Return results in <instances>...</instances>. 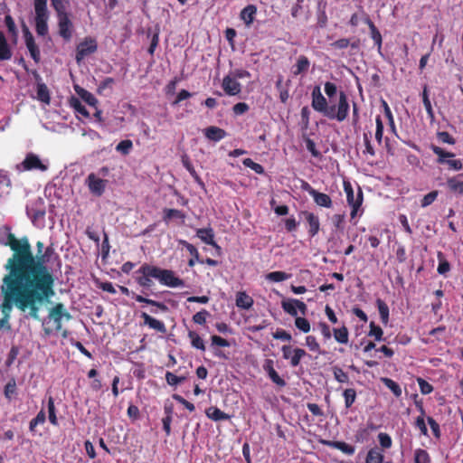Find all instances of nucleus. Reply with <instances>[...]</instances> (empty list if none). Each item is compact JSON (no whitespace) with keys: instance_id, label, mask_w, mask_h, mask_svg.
Wrapping results in <instances>:
<instances>
[{"instance_id":"nucleus-1","label":"nucleus","mask_w":463,"mask_h":463,"mask_svg":"<svg viewBox=\"0 0 463 463\" xmlns=\"http://www.w3.org/2000/svg\"><path fill=\"white\" fill-rule=\"evenodd\" d=\"M55 279H3L0 329L11 330L9 319L14 307L26 318L40 320V312L54 296Z\"/></svg>"},{"instance_id":"nucleus-2","label":"nucleus","mask_w":463,"mask_h":463,"mask_svg":"<svg viewBox=\"0 0 463 463\" xmlns=\"http://www.w3.org/2000/svg\"><path fill=\"white\" fill-rule=\"evenodd\" d=\"M0 244L8 246L13 251L6 260L7 271L3 279H55L51 269L46 265L52 253V247L46 248L45 256L35 258L29 239L24 236L17 239L8 226L0 228Z\"/></svg>"},{"instance_id":"nucleus-3","label":"nucleus","mask_w":463,"mask_h":463,"mask_svg":"<svg viewBox=\"0 0 463 463\" xmlns=\"http://www.w3.org/2000/svg\"><path fill=\"white\" fill-rule=\"evenodd\" d=\"M135 280L142 288H150L153 285V279L164 286L169 288L184 287V281L175 276L171 269L144 263L135 271Z\"/></svg>"},{"instance_id":"nucleus-4","label":"nucleus","mask_w":463,"mask_h":463,"mask_svg":"<svg viewBox=\"0 0 463 463\" xmlns=\"http://www.w3.org/2000/svg\"><path fill=\"white\" fill-rule=\"evenodd\" d=\"M33 6L34 11V27L38 36H46L49 33L48 21L50 12L48 10L47 0H33Z\"/></svg>"},{"instance_id":"nucleus-5","label":"nucleus","mask_w":463,"mask_h":463,"mask_svg":"<svg viewBox=\"0 0 463 463\" xmlns=\"http://www.w3.org/2000/svg\"><path fill=\"white\" fill-rule=\"evenodd\" d=\"M350 105L348 97L345 91L341 90L338 95V101L335 105H330L326 118L331 120H337L343 122L348 117Z\"/></svg>"},{"instance_id":"nucleus-6","label":"nucleus","mask_w":463,"mask_h":463,"mask_svg":"<svg viewBox=\"0 0 463 463\" xmlns=\"http://www.w3.org/2000/svg\"><path fill=\"white\" fill-rule=\"evenodd\" d=\"M16 170L19 172L25 171H41L44 172L48 169V164H45L38 155L34 153L26 154L24 159L16 165Z\"/></svg>"},{"instance_id":"nucleus-7","label":"nucleus","mask_w":463,"mask_h":463,"mask_svg":"<svg viewBox=\"0 0 463 463\" xmlns=\"http://www.w3.org/2000/svg\"><path fill=\"white\" fill-rule=\"evenodd\" d=\"M48 318L53 321L55 325V330L61 331L62 329V319L69 321L72 318V317L62 303H56L49 310Z\"/></svg>"},{"instance_id":"nucleus-8","label":"nucleus","mask_w":463,"mask_h":463,"mask_svg":"<svg viewBox=\"0 0 463 463\" xmlns=\"http://www.w3.org/2000/svg\"><path fill=\"white\" fill-rule=\"evenodd\" d=\"M344 189L346 194L347 203L352 207L351 218H354L363 203V192L359 188L357 194L354 195L353 187L350 183H344Z\"/></svg>"},{"instance_id":"nucleus-9","label":"nucleus","mask_w":463,"mask_h":463,"mask_svg":"<svg viewBox=\"0 0 463 463\" xmlns=\"http://www.w3.org/2000/svg\"><path fill=\"white\" fill-rule=\"evenodd\" d=\"M431 150L433 153L438 156L437 162L440 165L446 164L449 165L450 169L453 170H461L463 168L462 162L459 159H447L453 157L455 155L451 152H447L443 148L438 146H431Z\"/></svg>"},{"instance_id":"nucleus-10","label":"nucleus","mask_w":463,"mask_h":463,"mask_svg":"<svg viewBox=\"0 0 463 463\" xmlns=\"http://www.w3.org/2000/svg\"><path fill=\"white\" fill-rule=\"evenodd\" d=\"M97 41L90 36L85 37L84 40L80 42L76 48L75 59L77 63L80 64L85 59V57L97 52Z\"/></svg>"},{"instance_id":"nucleus-11","label":"nucleus","mask_w":463,"mask_h":463,"mask_svg":"<svg viewBox=\"0 0 463 463\" xmlns=\"http://www.w3.org/2000/svg\"><path fill=\"white\" fill-rule=\"evenodd\" d=\"M109 181L98 176L95 173H90L85 180L90 193L95 196L100 197L106 190Z\"/></svg>"},{"instance_id":"nucleus-12","label":"nucleus","mask_w":463,"mask_h":463,"mask_svg":"<svg viewBox=\"0 0 463 463\" xmlns=\"http://www.w3.org/2000/svg\"><path fill=\"white\" fill-rule=\"evenodd\" d=\"M312 101L311 106L314 110L321 113L324 117L326 118V114L328 112L329 106L328 101L323 96L320 87L315 86L311 92Z\"/></svg>"},{"instance_id":"nucleus-13","label":"nucleus","mask_w":463,"mask_h":463,"mask_svg":"<svg viewBox=\"0 0 463 463\" xmlns=\"http://www.w3.org/2000/svg\"><path fill=\"white\" fill-rule=\"evenodd\" d=\"M59 35L66 42L71 41L74 30L73 24L70 18V14L57 16Z\"/></svg>"},{"instance_id":"nucleus-14","label":"nucleus","mask_w":463,"mask_h":463,"mask_svg":"<svg viewBox=\"0 0 463 463\" xmlns=\"http://www.w3.org/2000/svg\"><path fill=\"white\" fill-rule=\"evenodd\" d=\"M25 45L30 52L32 59L35 62H39L41 59V52L39 47L35 43L34 37L28 26L24 23L22 26Z\"/></svg>"},{"instance_id":"nucleus-15","label":"nucleus","mask_w":463,"mask_h":463,"mask_svg":"<svg viewBox=\"0 0 463 463\" xmlns=\"http://www.w3.org/2000/svg\"><path fill=\"white\" fill-rule=\"evenodd\" d=\"M120 291H121L122 294L127 295V296H129L131 294L132 298L137 302L145 303V304L156 307H157L162 312H167L168 311L167 306L165 304H164L163 302H158V301H156V300L145 298V297H143L141 295H137V294H136L134 292H130L128 288L123 287V286L120 287Z\"/></svg>"},{"instance_id":"nucleus-16","label":"nucleus","mask_w":463,"mask_h":463,"mask_svg":"<svg viewBox=\"0 0 463 463\" xmlns=\"http://www.w3.org/2000/svg\"><path fill=\"white\" fill-rule=\"evenodd\" d=\"M263 370L266 372L270 381L279 387H285L286 381L279 375L274 368V361L272 359H266L262 365Z\"/></svg>"},{"instance_id":"nucleus-17","label":"nucleus","mask_w":463,"mask_h":463,"mask_svg":"<svg viewBox=\"0 0 463 463\" xmlns=\"http://www.w3.org/2000/svg\"><path fill=\"white\" fill-rule=\"evenodd\" d=\"M301 216H304L307 225H308V234L311 238L315 237L319 230H320V222L317 215L314 213L308 211H302L300 213Z\"/></svg>"},{"instance_id":"nucleus-18","label":"nucleus","mask_w":463,"mask_h":463,"mask_svg":"<svg viewBox=\"0 0 463 463\" xmlns=\"http://www.w3.org/2000/svg\"><path fill=\"white\" fill-rule=\"evenodd\" d=\"M28 216L32 219L33 222L37 220L43 219L45 215V208L43 201L39 199L26 207Z\"/></svg>"},{"instance_id":"nucleus-19","label":"nucleus","mask_w":463,"mask_h":463,"mask_svg":"<svg viewBox=\"0 0 463 463\" xmlns=\"http://www.w3.org/2000/svg\"><path fill=\"white\" fill-rule=\"evenodd\" d=\"M222 87L224 92L229 96H236L241 91V85L231 76H225L222 80Z\"/></svg>"},{"instance_id":"nucleus-20","label":"nucleus","mask_w":463,"mask_h":463,"mask_svg":"<svg viewBox=\"0 0 463 463\" xmlns=\"http://www.w3.org/2000/svg\"><path fill=\"white\" fill-rule=\"evenodd\" d=\"M196 236L204 243L213 246L217 250H221V247L214 241V232L212 228H202L196 231Z\"/></svg>"},{"instance_id":"nucleus-21","label":"nucleus","mask_w":463,"mask_h":463,"mask_svg":"<svg viewBox=\"0 0 463 463\" xmlns=\"http://www.w3.org/2000/svg\"><path fill=\"white\" fill-rule=\"evenodd\" d=\"M141 317L144 320V324L148 326L150 328L162 334L166 333V327L164 322L152 317L145 312L141 314Z\"/></svg>"},{"instance_id":"nucleus-22","label":"nucleus","mask_w":463,"mask_h":463,"mask_svg":"<svg viewBox=\"0 0 463 463\" xmlns=\"http://www.w3.org/2000/svg\"><path fill=\"white\" fill-rule=\"evenodd\" d=\"M365 463H392V461H384L383 450L378 447L372 448L368 450Z\"/></svg>"},{"instance_id":"nucleus-23","label":"nucleus","mask_w":463,"mask_h":463,"mask_svg":"<svg viewBox=\"0 0 463 463\" xmlns=\"http://www.w3.org/2000/svg\"><path fill=\"white\" fill-rule=\"evenodd\" d=\"M186 215L185 213L177 209H170V208H165L163 210V221L168 224L172 219H177L180 220L181 223H184L185 221Z\"/></svg>"},{"instance_id":"nucleus-24","label":"nucleus","mask_w":463,"mask_h":463,"mask_svg":"<svg viewBox=\"0 0 463 463\" xmlns=\"http://www.w3.org/2000/svg\"><path fill=\"white\" fill-rule=\"evenodd\" d=\"M12 189V182L7 172L0 169V199L7 196Z\"/></svg>"},{"instance_id":"nucleus-25","label":"nucleus","mask_w":463,"mask_h":463,"mask_svg":"<svg viewBox=\"0 0 463 463\" xmlns=\"http://www.w3.org/2000/svg\"><path fill=\"white\" fill-rule=\"evenodd\" d=\"M204 136L209 140L218 142V141L223 139L227 136V133L222 128H220L214 127V126H211L204 129Z\"/></svg>"},{"instance_id":"nucleus-26","label":"nucleus","mask_w":463,"mask_h":463,"mask_svg":"<svg viewBox=\"0 0 463 463\" xmlns=\"http://www.w3.org/2000/svg\"><path fill=\"white\" fill-rule=\"evenodd\" d=\"M463 174L450 177L447 180V186L450 192L463 195Z\"/></svg>"},{"instance_id":"nucleus-27","label":"nucleus","mask_w":463,"mask_h":463,"mask_svg":"<svg viewBox=\"0 0 463 463\" xmlns=\"http://www.w3.org/2000/svg\"><path fill=\"white\" fill-rule=\"evenodd\" d=\"M206 416L214 421L227 420L231 416L224 411H221L216 406H211L205 410Z\"/></svg>"},{"instance_id":"nucleus-28","label":"nucleus","mask_w":463,"mask_h":463,"mask_svg":"<svg viewBox=\"0 0 463 463\" xmlns=\"http://www.w3.org/2000/svg\"><path fill=\"white\" fill-rule=\"evenodd\" d=\"M256 14L257 7L254 5H249L241 11L240 18L249 26L253 23Z\"/></svg>"},{"instance_id":"nucleus-29","label":"nucleus","mask_w":463,"mask_h":463,"mask_svg":"<svg viewBox=\"0 0 463 463\" xmlns=\"http://www.w3.org/2000/svg\"><path fill=\"white\" fill-rule=\"evenodd\" d=\"M310 66V61L308 58L305 55H300L296 64L292 67V73L295 76H298L302 73H306Z\"/></svg>"},{"instance_id":"nucleus-30","label":"nucleus","mask_w":463,"mask_h":463,"mask_svg":"<svg viewBox=\"0 0 463 463\" xmlns=\"http://www.w3.org/2000/svg\"><path fill=\"white\" fill-rule=\"evenodd\" d=\"M236 306L242 309H250L253 306V298L244 291H240L236 295Z\"/></svg>"},{"instance_id":"nucleus-31","label":"nucleus","mask_w":463,"mask_h":463,"mask_svg":"<svg viewBox=\"0 0 463 463\" xmlns=\"http://www.w3.org/2000/svg\"><path fill=\"white\" fill-rule=\"evenodd\" d=\"M12 51L2 31H0V61H7L12 58Z\"/></svg>"},{"instance_id":"nucleus-32","label":"nucleus","mask_w":463,"mask_h":463,"mask_svg":"<svg viewBox=\"0 0 463 463\" xmlns=\"http://www.w3.org/2000/svg\"><path fill=\"white\" fill-rule=\"evenodd\" d=\"M312 197L315 203L320 207L331 208L333 205L331 197L326 194L317 191Z\"/></svg>"},{"instance_id":"nucleus-33","label":"nucleus","mask_w":463,"mask_h":463,"mask_svg":"<svg viewBox=\"0 0 463 463\" xmlns=\"http://www.w3.org/2000/svg\"><path fill=\"white\" fill-rule=\"evenodd\" d=\"M74 90L76 91V93L87 103L89 104L90 106H92V107H96V105L98 104V99L94 97V95L92 93H90V91H88L87 90L80 87V86H75L74 87Z\"/></svg>"},{"instance_id":"nucleus-34","label":"nucleus","mask_w":463,"mask_h":463,"mask_svg":"<svg viewBox=\"0 0 463 463\" xmlns=\"http://www.w3.org/2000/svg\"><path fill=\"white\" fill-rule=\"evenodd\" d=\"M421 98H422V102H423L424 108L428 114V118H430V122H433L435 120V115H434V111H433V108H432L430 99L429 98L428 87L426 85L423 87Z\"/></svg>"},{"instance_id":"nucleus-35","label":"nucleus","mask_w":463,"mask_h":463,"mask_svg":"<svg viewBox=\"0 0 463 463\" xmlns=\"http://www.w3.org/2000/svg\"><path fill=\"white\" fill-rule=\"evenodd\" d=\"M333 335L335 341L339 344L346 345L349 341V332L345 325L339 328H333Z\"/></svg>"},{"instance_id":"nucleus-36","label":"nucleus","mask_w":463,"mask_h":463,"mask_svg":"<svg viewBox=\"0 0 463 463\" xmlns=\"http://www.w3.org/2000/svg\"><path fill=\"white\" fill-rule=\"evenodd\" d=\"M326 444L334 449H339L346 455H353L355 451V448L345 441H328Z\"/></svg>"},{"instance_id":"nucleus-37","label":"nucleus","mask_w":463,"mask_h":463,"mask_svg":"<svg viewBox=\"0 0 463 463\" xmlns=\"http://www.w3.org/2000/svg\"><path fill=\"white\" fill-rule=\"evenodd\" d=\"M69 0H51V5L56 13V16L68 14Z\"/></svg>"},{"instance_id":"nucleus-38","label":"nucleus","mask_w":463,"mask_h":463,"mask_svg":"<svg viewBox=\"0 0 463 463\" xmlns=\"http://www.w3.org/2000/svg\"><path fill=\"white\" fill-rule=\"evenodd\" d=\"M188 337L191 341V345L200 351H205V345L202 337L194 331L188 332Z\"/></svg>"},{"instance_id":"nucleus-39","label":"nucleus","mask_w":463,"mask_h":463,"mask_svg":"<svg viewBox=\"0 0 463 463\" xmlns=\"http://www.w3.org/2000/svg\"><path fill=\"white\" fill-rule=\"evenodd\" d=\"M37 98L40 101L50 104L51 97L47 86L44 83H39L37 85Z\"/></svg>"},{"instance_id":"nucleus-40","label":"nucleus","mask_w":463,"mask_h":463,"mask_svg":"<svg viewBox=\"0 0 463 463\" xmlns=\"http://www.w3.org/2000/svg\"><path fill=\"white\" fill-rule=\"evenodd\" d=\"M376 305L383 324L387 325L389 321V307L383 300L380 298L376 300Z\"/></svg>"},{"instance_id":"nucleus-41","label":"nucleus","mask_w":463,"mask_h":463,"mask_svg":"<svg viewBox=\"0 0 463 463\" xmlns=\"http://www.w3.org/2000/svg\"><path fill=\"white\" fill-rule=\"evenodd\" d=\"M382 382L388 389L392 391L395 397L399 398L402 396V388L396 382L387 377L382 378Z\"/></svg>"},{"instance_id":"nucleus-42","label":"nucleus","mask_w":463,"mask_h":463,"mask_svg":"<svg viewBox=\"0 0 463 463\" xmlns=\"http://www.w3.org/2000/svg\"><path fill=\"white\" fill-rule=\"evenodd\" d=\"M294 300H296V298L283 300L281 302V307L284 310V312L290 315L291 317H298V309L297 305H295V303L293 302Z\"/></svg>"},{"instance_id":"nucleus-43","label":"nucleus","mask_w":463,"mask_h":463,"mask_svg":"<svg viewBox=\"0 0 463 463\" xmlns=\"http://www.w3.org/2000/svg\"><path fill=\"white\" fill-rule=\"evenodd\" d=\"M363 140L364 145V155H369L370 156H375L376 153L371 142V132H364L363 134Z\"/></svg>"},{"instance_id":"nucleus-44","label":"nucleus","mask_w":463,"mask_h":463,"mask_svg":"<svg viewBox=\"0 0 463 463\" xmlns=\"http://www.w3.org/2000/svg\"><path fill=\"white\" fill-rule=\"evenodd\" d=\"M345 406L349 409L356 400V391L354 388L345 389L343 392Z\"/></svg>"},{"instance_id":"nucleus-45","label":"nucleus","mask_w":463,"mask_h":463,"mask_svg":"<svg viewBox=\"0 0 463 463\" xmlns=\"http://www.w3.org/2000/svg\"><path fill=\"white\" fill-rule=\"evenodd\" d=\"M70 104L75 109L76 112L80 113L85 118H89V111L79 99L71 97L70 99Z\"/></svg>"},{"instance_id":"nucleus-46","label":"nucleus","mask_w":463,"mask_h":463,"mask_svg":"<svg viewBox=\"0 0 463 463\" xmlns=\"http://www.w3.org/2000/svg\"><path fill=\"white\" fill-rule=\"evenodd\" d=\"M290 277L291 274L286 273L284 271H272L266 275V279L272 282H281L289 279Z\"/></svg>"},{"instance_id":"nucleus-47","label":"nucleus","mask_w":463,"mask_h":463,"mask_svg":"<svg viewBox=\"0 0 463 463\" xmlns=\"http://www.w3.org/2000/svg\"><path fill=\"white\" fill-rule=\"evenodd\" d=\"M307 354V352L299 347H296L293 350V354L291 356L290 360V365L292 367H297L299 365L301 359L306 356Z\"/></svg>"},{"instance_id":"nucleus-48","label":"nucleus","mask_w":463,"mask_h":463,"mask_svg":"<svg viewBox=\"0 0 463 463\" xmlns=\"http://www.w3.org/2000/svg\"><path fill=\"white\" fill-rule=\"evenodd\" d=\"M5 24L8 30L9 33L14 37V42H16V39L18 36V31L16 28L15 23L10 14L5 15Z\"/></svg>"},{"instance_id":"nucleus-49","label":"nucleus","mask_w":463,"mask_h":463,"mask_svg":"<svg viewBox=\"0 0 463 463\" xmlns=\"http://www.w3.org/2000/svg\"><path fill=\"white\" fill-rule=\"evenodd\" d=\"M415 463H430V457L427 450L423 449H418L414 453Z\"/></svg>"},{"instance_id":"nucleus-50","label":"nucleus","mask_w":463,"mask_h":463,"mask_svg":"<svg viewBox=\"0 0 463 463\" xmlns=\"http://www.w3.org/2000/svg\"><path fill=\"white\" fill-rule=\"evenodd\" d=\"M332 370L334 377L338 383H345L349 382L348 374L342 368L338 366H334Z\"/></svg>"},{"instance_id":"nucleus-51","label":"nucleus","mask_w":463,"mask_h":463,"mask_svg":"<svg viewBox=\"0 0 463 463\" xmlns=\"http://www.w3.org/2000/svg\"><path fill=\"white\" fill-rule=\"evenodd\" d=\"M242 164L244 166L253 170L256 174L262 175L265 173L264 167L261 165L254 162L251 158H245L242 161Z\"/></svg>"},{"instance_id":"nucleus-52","label":"nucleus","mask_w":463,"mask_h":463,"mask_svg":"<svg viewBox=\"0 0 463 463\" xmlns=\"http://www.w3.org/2000/svg\"><path fill=\"white\" fill-rule=\"evenodd\" d=\"M368 335L373 337L376 341H381L383 340V331L381 326L375 325L374 322H371Z\"/></svg>"},{"instance_id":"nucleus-53","label":"nucleus","mask_w":463,"mask_h":463,"mask_svg":"<svg viewBox=\"0 0 463 463\" xmlns=\"http://www.w3.org/2000/svg\"><path fill=\"white\" fill-rule=\"evenodd\" d=\"M47 406H48L49 420L52 425L57 426L58 420L56 417L54 400L52 397H49Z\"/></svg>"},{"instance_id":"nucleus-54","label":"nucleus","mask_w":463,"mask_h":463,"mask_svg":"<svg viewBox=\"0 0 463 463\" xmlns=\"http://www.w3.org/2000/svg\"><path fill=\"white\" fill-rule=\"evenodd\" d=\"M132 147H133L132 141L130 139H124L117 145L116 150L118 152L121 153L122 155L126 156V155L129 154Z\"/></svg>"},{"instance_id":"nucleus-55","label":"nucleus","mask_w":463,"mask_h":463,"mask_svg":"<svg viewBox=\"0 0 463 463\" xmlns=\"http://www.w3.org/2000/svg\"><path fill=\"white\" fill-rule=\"evenodd\" d=\"M186 380L185 376H177L171 372H166L165 381L171 386H176Z\"/></svg>"},{"instance_id":"nucleus-56","label":"nucleus","mask_w":463,"mask_h":463,"mask_svg":"<svg viewBox=\"0 0 463 463\" xmlns=\"http://www.w3.org/2000/svg\"><path fill=\"white\" fill-rule=\"evenodd\" d=\"M375 125H376L375 139L378 142V144L381 145L383 142V128H384L383 122L382 120L381 116L376 117Z\"/></svg>"},{"instance_id":"nucleus-57","label":"nucleus","mask_w":463,"mask_h":463,"mask_svg":"<svg viewBox=\"0 0 463 463\" xmlns=\"http://www.w3.org/2000/svg\"><path fill=\"white\" fill-rule=\"evenodd\" d=\"M5 398L11 400L12 397L16 393V382L14 378L9 380L5 386L4 391Z\"/></svg>"},{"instance_id":"nucleus-58","label":"nucleus","mask_w":463,"mask_h":463,"mask_svg":"<svg viewBox=\"0 0 463 463\" xmlns=\"http://www.w3.org/2000/svg\"><path fill=\"white\" fill-rule=\"evenodd\" d=\"M295 326L303 333H308L310 331V323L305 317H296Z\"/></svg>"},{"instance_id":"nucleus-59","label":"nucleus","mask_w":463,"mask_h":463,"mask_svg":"<svg viewBox=\"0 0 463 463\" xmlns=\"http://www.w3.org/2000/svg\"><path fill=\"white\" fill-rule=\"evenodd\" d=\"M370 33H371V38L374 42V44L377 46L378 50L380 51L382 48L383 38H382L381 33L379 32V30L377 29L375 24H372Z\"/></svg>"},{"instance_id":"nucleus-60","label":"nucleus","mask_w":463,"mask_h":463,"mask_svg":"<svg viewBox=\"0 0 463 463\" xmlns=\"http://www.w3.org/2000/svg\"><path fill=\"white\" fill-rule=\"evenodd\" d=\"M383 110H384V115L387 118V119H388L390 128H391L392 132H395L396 131V127H395V122H394L393 115H392V112L389 105L387 104V102L385 100H383Z\"/></svg>"},{"instance_id":"nucleus-61","label":"nucleus","mask_w":463,"mask_h":463,"mask_svg":"<svg viewBox=\"0 0 463 463\" xmlns=\"http://www.w3.org/2000/svg\"><path fill=\"white\" fill-rule=\"evenodd\" d=\"M209 316L210 313L206 309H203L193 316V321L195 324L203 326L206 323V319Z\"/></svg>"},{"instance_id":"nucleus-62","label":"nucleus","mask_w":463,"mask_h":463,"mask_svg":"<svg viewBox=\"0 0 463 463\" xmlns=\"http://www.w3.org/2000/svg\"><path fill=\"white\" fill-rule=\"evenodd\" d=\"M438 195L439 192L437 190L430 192L429 194L423 196L420 202V206L425 208L430 205L437 199Z\"/></svg>"},{"instance_id":"nucleus-63","label":"nucleus","mask_w":463,"mask_h":463,"mask_svg":"<svg viewBox=\"0 0 463 463\" xmlns=\"http://www.w3.org/2000/svg\"><path fill=\"white\" fill-rule=\"evenodd\" d=\"M378 440L383 449H390L392 445V438L389 434L384 432L378 434Z\"/></svg>"},{"instance_id":"nucleus-64","label":"nucleus","mask_w":463,"mask_h":463,"mask_svg":"<svg viewBox=\"0 0 463 463\" xmlns=\"http://www.w3.org/2000/svg\"><path fill=\"white\" fill-rule=\"evenodd\" d=\"M441 256H442V254L439 252L438 255L439 262L437 270H438L439 274L444 275L449 271L450 264L445 259H441Z\"/></svg>"}]
</instances>
